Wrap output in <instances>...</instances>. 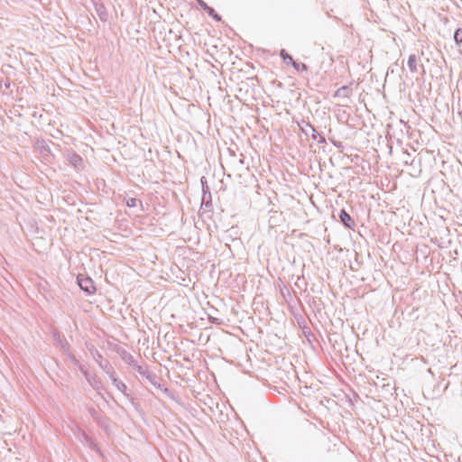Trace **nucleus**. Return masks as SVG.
<instances>
[{
    "label": "nucleus",
    "mask_w": 462,
    "mask_h": 462,
    "mask_svg": "<svg viewBox=\"0 0 462 462\" xmlns=\"http://www.w3.org/2000/svg\"><path fill=\"white\" fill-rule=\"evenodd\" d=\"M138 203L139 200L134 198H131L126 200V205L129 208H135L138 205Z\"/></svg>",
    "instance_id": "6"
},
{
    "label": "nucleus",
    "mask_w": 462,
    "mask_h": 462,
    "mask_svg": "<svg viewBox=\"0 0 462 462\" xmlns=\"http://www.w3.org/2000/svg\"><path fill=\"white\" fill-rule=\"evenodd\" d=\"M339 218L345 226L351 229L354 227V221L350 215L345 209H342L340 211Z\"/></svg>",
    "instance_id": "2"
},
{
    "label": "nucleus",
    "mask_w": 462,
    "mask_h": 462,
    "mask_svg": "<svg viewBox=\"0 0 462 462\" xmlns=\"http://www.w3.org/2000/svg\"><path fill=\"white\" fill-rule=\"evenodd\" d=\"M286 55H288V54H287V53H285V52H284V51H282V52H281V56L282 57L283 60H284L285 62H287V63H291V62L289 61V58H287V57H286Z\"/></svg>",
    "instance_id": "8"
},
{
    "label": "nucleus",
    "mask_w": 462,
    "mask_h": 462,
    "mask_svg": "<svg viewBox=\"0 0 462 462\" xmlns=\"http://www.w3.org/2000/svg\"><path fill=\"white\" fill-rule=\"evenodd\" d=\"M207 13L208 14L209 16H211L214 20L219 22L221 21V17L216 13V11L212 8V7H209V9L207 11Z\"/></svg>",
    "instance_id": "4"
},
{
    "label": "nucleus",
    "mask_w": 462,
    "mask_h": 462,
    "mask_svg": "<svg viewBox=\"0 0 462 462\" xmlns=\"http://www.w3.org/2000/svg\"><path fill=\"white\" fill-rule=\"evenodd\" d=\"M454 39H455V42L457 44H461L462 43V29H457L456 31L455 35H454Z\"/></svg>",
    "instance_id": "5"
},
{
    "label": "nucleus",
    "mask_w": 462,
    "mask_h": 462,
    "mask_svg": "<svg viewBox=\"0 0 462 462\" xmlns=\"http://www.w3.org/2000/svg\"><path fill=\"white\" fill-rule=\"evenodd\" d=\"M89 411L91 412L92 415L94 414L93 413V411H94L93 409H90Z\"/></svg>",
    "instance_id": "9"
},
{
    "label": "nucleus",
    "mask_w": 462,
    "mask_h": 462,
    "mask_svg": "<svg viewBox=\"0 0 462 462\" xmlns=\"http://www.w3.org/2000/svg\"><path fill=\"white\" fill-rule=\"evenodd\" d=\"M78 282L79 287L88 293H94L96 291L95 284L91 279L86 277H79Z\"/></svg>",
    "instance_id": "1"
},
{
    "label": "nucleus",
    "mask_w": 462,
    "mask_h": 462,
    "mask_svg": "<svg viewBox=\"0 0 462 462\" xmlns=\"http://www.w3.org/2000/svg\"><path fill=\"white\" fill-rule=\"evenodd\" d=\"M199 5L207 12L210 6H208L204 1L199 0Z\"/></svg>",
    "instance_id": "7"
},
{
    "label": "nucleus",
    "mask_w": 462,
    "mask_h": 462,
    "mask_svg": "<svg viewBox=\"0 0 462 462\" xmlns=\"http://www.w3.org/2000/svg\"><path fill=\"white\" fill-rule=\"evenodd\" d=\"M287 58H289V61L291 62V64L293 66V68L297 70V71H306L308 67L306 64L304 63H298L296 61L293 60L292 57L290 56V55H286Z\"/></svg>",
    "instance_id": "3"
}]
</instances>
